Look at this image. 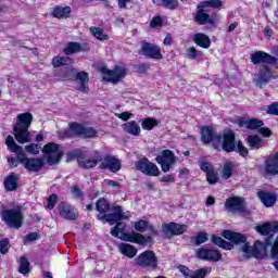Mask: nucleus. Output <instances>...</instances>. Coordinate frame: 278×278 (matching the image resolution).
<instances>
[{
  "instance_id": "nucleus-1",
  "label": "nucleus",
  "mask_w": 278,
  "mask_h": 278,
  "mask_svg": "<svg viewBox=\"0 0 278 278\" xmlns=\"http://www.w3.org/2000/svg\"><path fill=\"white\" fill-rule=\"evenodd\" d=\"M201 140L203 144H210L212 142L214 149H223V151L227 153L236 151L238 154L242 155V157L249 155V150L247 147L242 146L241 141H238L236 147V135H233L231 130H225L220 136L216 134V129L203 126L201 128Z\"/></svg>"
},
{
  "instance_id": "nucleus-2",
  "label": "nucleus",
  "mask_w": 278,
  "mask_h": 278,
  "mask_svg": "<svg viewBox=\"0 0 278 278\" xmlns=\"http://www.w3.org/2000/svg\"><path fill=\"white\" fill-rule=\"evenodd\" d=\"M5 144L8 147V150L11 153H15V155H18V160L21 164H24V168L26 170H33V172H38L45 163L42 162V159H27L25 157V151L23 150V147L18 146L16 141L14 140V137L8 136L5 138Z\"/></svg>"
},
{
  "instance_id": "nucleus-3",
  "label": "nucleus",
  "mask_w": 278,
  "mask_h": 278,
  "mask_svg": "<svg viewBox=\"0 0 278 278\" xmlns=\"http://www.w3.org/2000/svg\"><path fill=\"white\" fill-rule=\"evenodd\" d=\"M34 121V115L31 113H22L17 115L16 123L13 128V134L15 140L20 144H25L30 142L29 127H31V122Z\"/></svg>"
},
{
  "instance_id": "nucleus-4",
  "label": "nucleus",
  "mask_w": 278,
  "mask_h": 278,
  "mask_svg": "<svg viewBox=\"0 0 278 278\" xmlns=\"http://www.w3.org/2000/svg\"><path fill=\"white\" fill-rule=\"evenodd\" d=\"M127 225L125 223H118L112 230L111 236L124 240V242H132L134 244H140L141 247H147L151 242V235L144 237L138 232L126 233L125 228Z\"/></svg>"
},
{
  "instance_id": "nucleus-5",
  "label": "nucleus",
  "mask_w": 278,
  "mask_h": 278,
  "mask_svg": "<svg viewBox=\"0 0 278 278\" xmlns=\"http://www.w3.org/2000/svg\"><path fill=\"white\" fill-rule=\"evenodd\" d=\"M96 210L100 213L98 215L99 220H104V223H110V225H114V223H118V220H127V216L123 213L121 206H115L112 214H105V212L110 210V204L105 199L98 200Z\"/></svg>"
},
{
  "instance_id": "nucleus-6",
  "label": "nucleus",
  "mask_w": 278,
  "mask_h": 278,
  "mask_svg": "<svg viewBox=\"0 0 278 278\" xmlns=\"http://www.w3.org/2000/svg\"><path fill=\"white\" fill-rule=\"evenodd\" d=\"M100 73L104 81H110L111 84H118V81L127 77V68L123 65H116L114 70L101 67Z\"/></svg>"
},
{
  "instance_id": "nucleus-7",
  "label": "nucleus",
  "mask_w": 278,
  "mask_h": 278,
  "mask_svg": "<svg viewBox=\"0 0 278 278\" xmlns=\"http://www.w3.org/2000/svg\"><path fill=\"white\" fill-rule=\"evenodd\" d=\"M42 153L48 164H59L60 160H62V150H60V146L54 142L47 143L42 149Z\"/></svg>"
},
{
  "instance_id": "nucleus-8",
  "label": "nucleus",
  "mask_w": 278,
  "mask_h": 278,
  "mask_svg": "<svg viewBox=\"0 0 278 278\" xmlns=\"http://www.w3.org/2000/svg\"><path fill=\"white\" fill-rule=\"evenodd\" d=\"M81 155H84V152L79 149L74 150L68 153L70 160H78V165L80 168H94L99 162H101V155L99 153H96L93 159H81Z\"/></svg>"
},
{
  "instance_id": "nucleus-9",
  "label": "nucleus",
  "mask_w": 278,
  "mask_h": 278,
  "mask_svg": "<svg viewBox=\"0 0 278 278\" xmlns=\"http://www.w3.org/2000/svg\"><path fill=\"white\" fill-rule=\"evenodd\" d=\"M156 162L160 164L163 173H168L174 164H177V156L174 151L163 150L160 155L156 156Z\"/></svg>"
},
{
  "instance_id": "nucleus-10",
  "label": "nucleus",
  "mask_w": 278,
  "mask_h": 278,
  "mask_svg": "<svg viewBox=\"0 0 278 278\" xmlns=\"http://www.w3.org/2000/svg\"><path fill=\"white\" fill-rule=\"evenodd\" d=\"M135 168L143 173V175H148V177H160V168L147 157L138 160L135 163Z\"/></svg>"
},
{
  "instance_id": "nucleus-11",
  "label": "nucleus",
  "mask_w": 278,
  "mask_h": 278,
  "mask_svg": "<svg viewBox=\"0 0 278 278\" xmlns=\"http://www.w3.org/2000/svg\"><path fill=\"white\" fill-rule=\"evenodd\" d=\"M2 219L5 220L7 225L10 227L18 229L23 225V213H21L20 207L8 210L2 213Z\"/></svg>"
},
{
  "instance_id": "nucleus-12",
  "label": "nucleus",
  "mask_w": 278,
  "mask_h": 278,
  "mask_svg": "<svg viewBox=\"0 0 278 278\" xmlns=\"http://www.w3.org/2000/svg\"><path fill=\"white\" fill-rule=\"evenodd\" d=\"M241 251L247 257H264L266 255V243L256 241L253 247L245 243L242 245Z\"/></svg>"
},
{
  "instance_id": "nucleus-13",
  "label": "nucleus",
  "mask_w": 278,
  "mask_h": 278,
  "mask_svg": "<svg viewBox=\"0 0 278 278\" xmlns=\"http://www.w3.org/2000/svg\"><path fill=\"white\" fill-rule=\"evenodd\" d=\"M136 262L138 266H142L143 268H156L157 267V257L155 256V252L148 250L141 253Z\"/></svg>"
},
{
  "instance_id": "nucleus-14",
  "label": "nucleus",
  "mask_w": 278,
  "mask_h": 278,
  "mask_svg": "<svg viewBox=\"0 0 278 278\" xmlns=\"http://www.w3.org/2000/svg\"><path fill=\"white\" fill-rule=\"evenodd\" d=\"M58 210L59 216H61V218H65V220H77V216H79L77 208L67 202H61Z\"/></svg>"
},
{
  "instance_id": "nucleus-15",
  "label": "nucleus",
  "mask_w": 278,
  "mask_h": 278,
  "mask_svg": "<svg viewBox=\"0 0 278 278\" xmlns=\"http://www.w3.org/2000/svg\"><path fill=\"white\" fill-rule=\"evenodd\" d=\"M141 53L146 58H151L152 60H162V58H164L159 46L149 43L147 41L141 43Z\"/></svg>"
},
{
  "instance_id": "nucleus-16",
  "label": "nucleus",
  "mask_w": 278,
  "mask_h": 278,
  "mask_svg": "<svg viewBox=\"0 0 278 278\" xmlns=\"http://www.w3.org/2000/svg\"><path fill=\"white\" fill-rule=\"evenodd\" d=\"M197 257L205 260L206 262H220V260H223V254H220L218 250L201 248L197 250Z\"/></svg>"
},
{
  "instance_id": "nucleus-17",
  "label": "nucleus",
  "mask_w": 278,
  "mask_h": 278,
  "mask_svg": "<svg viewBox=\"0 0 278 278\" xmlns=\"http://www.w3.org/2000/svg\"><path fill=\"white\" fill-rule=\"evenodd\" d=\"M164 236L170 237V236H181L187 229L188 226L181 225V224H165L162 227Z\"/></svg>"
},
{
  "instance_id": "nucleus-18",
  "label": "nucleus",
  "mask_w": 278,
  "mask_h": 278,
  "mask_svg": "<svg viewBox=\"0 0 278 278\" xmlns=\"http://www.w3.org/2000/svg\"><path fill=\"white\" fill-rule=\"evenodd\" d=\"M226 210L229 212H244V199L242 198H229L225 203Z\"/></svg>"
},
{
  "instance_id": "nucleus-19",
  "label": "nucleus",
  "mask_w": 278,
  "mask_h": 278,
  "mask_svg": "<svg viewBox=\"0 0 278 278\" xmlns=\"http://www.w3.org/2000/svg\"><path fill=\"white\" fill-rule=\"evenodd\" d=\"M251 61L253 64H262L263 62H266L267 64H275L277 62V59L264 51H257L251 56Z\"/></svg>"
},
{
  "instance_id": "nucleus-20",
  "label": "nucleus",
  "mask_w": 278,
  "mask_h": 278,
  "mask_svg": "<svg viewBox=\"0 0 278 278\" xmlns=\"http://www.w3.org/2000/svg\"><path fill=\"white\" fill-rule=\"evenodd\" d=\"M100 168H106L111 173H118L121 170V160L114 156H106L100 164Z\"/></svg>"
},
{
  "instance_id": "nucleus-21",
  "label": "nucleus",
  "mask_w": 278,
  "mask_h": 278,
  "mask_svg": "<svg viewBox=\"0 0 278 278\" xmlns=\"http://www.w3.org/2000/svg\"><path fill=\"white\" fill-rule=\"evenodd\" d=\"M178 270L186 277V278H205V275H207V269L202 268L198 269L195 271L190 270V268L179 265Z\"/></svg>"
},
{
  "instance_id": "nucleus-22",
  "label": "nucleus",
  "mask_w": 278,
  "mask_h": 278,
  "mask_svg": "<svg viewBox=\"0 0 278 278\" xmlns=\"http://www.w3.org/2000/svg\"><path fill=\"white\" fill-rule=\"evenodd\" d=\"M257 233L261 236H268V233H278V222L265 223L255 227Z\"/></svg>"
},
{
  "instance_id": "nucleus-23",
  "label": "nucleus",
  "mask_w": 278,
  "mask_h": 278,
  "mask_svg": "<svg viewBox=\"0 0 278 278\" xmlns=\"http://www.w3.org/2000/svg\"><path fill=\"white\" fill-rule=\"evenodd\" d=\"M270 79H273V72H270L268 67H263L254 78V81L256 86H264V84H268Z\"/></svg>"
},
{
  "instance_id": "nucleus-24",
  "label": "nucleus",
  "mask_w": 278,
  "mask_h": 278,
  "mask_svg": "<svg viewBox=\"0 0 278 278\" xmlns=\"http://www.w3.org/2000/svg\"><path fill=\"white\" fill-rule=\"evenodd\" d=\"M76 81H77V90L79 92H88L90 89L88 88V73L79 72L76 74Z\"/></svg>"
},
{
  "instance_id": "nucleus-25",
  "label": "nucleus",
  "mask_w": 278,
  "mask_h": 278,
  "mask_svg": "<svg viewBox=\"0 0 278 278\" xmlns=\"http://www.w3.org/2000/svg\"><path fill=\"white\" fill-rule=\"evenodd\" d=\"M223 237L226 240H229L232 244H240L242 242H247V237H244L238 232H233L231 230H224Z\"/></svg>"
},
{
  "instance_id": "nucleus-26",
  "label": "nucleus",
  "mask_w": 278,
  "mask_h": 278,
  "mask_svg": "<svg viewBox=\"0 0 278 278\" xmlns=\"http://www.w3.org/2000/svg\"><path fill=\"white\" fill-rule=\"evenodd\" d=\"M118 251L119 253H122V255L129 257V260H132V257H136V255H138V249L129 243H121L118 245Z\"/></svg>"
},
{
  "instance_id": "nucleus-27",
  "label": "nucleus",
  "mask_w": 278,
  "mask_h": 278,
  "mask_svg": "<svg viewBox=\"0 0 278 278\" xmlns=\"http://www.w3.org/2000/svg\"><path fill=\"white\" fill-rule=\"evenodd\" d=\"M195 21L200 25H206V23L214 25V23H216V16H210L205 11L199 10L195 14Z\"/></svg>"
},
{
  "instance_id": "nucleus-28",
  "label": "nucleus",
  "mask_w": 278,
  "mask_h": 278,
  "mask_svg": "<svg viewBox=\"0 0 278 278\" xmlns=\"http://www.w3.org/2000/svg\"><path fill=\"white\" fill-rule=\"evenodd\" d=\"M265 172L267 175H277L278 173V153L269 157L266 162Z\"/></svg>"
},
{
  "instance_id": "nucleus-29",
  "label": "nucleus",
  "mask_w": 278,
  "mask_h": 278,
  "mask_svg": "<svg viewBox=\"0 0 278 278\" xmlns=\"http://www.w3.org/2000/svg\"><path fill=\"white\" fill-rule=\"evenodd\" d=\"M136 231L139 233H144V231H149L150 233H155V228H153V225H151L149 222L144 219H140L135 223L134 225Z\"/></svg>"
},
{
  "instance_id": "nucleus-30",
  "label": "nucleus",
  "mask_w": 278,
  "mask_h": 278,
  "mask_svg": "<svg viewBox=\"0 0 278 278\" xmlns=\"http://www.w3.org/2000/svg\"><path fill=\"white\" fill-rule=\"evenodd\" d=\"M84 126L78 123L70 124V129L65 131V138H73V136H79L81 138L84 134Z\"/></svg>"
},
{
  "instance_id": "nucleus-31",
  "label": "nucleus",
  "mask_w": 278,
  "mask_h": 278,
  "mask_svg": "<svg viewBox=\"0 0 278 278\" xmlns=\"http://www.w3.org/2000/svg\"><path fill=\"white\" fill-rule=\"evenodd\" d=\"M193 40L195 45H198V47H202V49H210V46L212 45L210 37L203 33L195 34Z\"/></svg>"
},
{
  "instance_id": "nucleus-32",
  "label": "nucleus",
  "mask_w": 278,
  "mask_h": 278,
  "mask_svg": "<svg viewBox=\"0 0 278 278\" xmlns=\"http://www.w3.org/2000/svg\"><path fill=\"white\" fill-rule=\"evenodd\" d=\"M52 16L54 18H68L71 16V7H54Z\"/></svg>"
},
{
  "instance_id": "nucleus-33",
  "label": "nucleus",
  "mask_w": 278,
  "mask_h": 278,
  "mask_svg": "<svg viewBox=\"0 0 278 278\" xmlns=\"http://www.w3.org/2000/svg\"><path fill=\"white\" fill-rule=\"evenodd\" d=\"M124 131L130 134V136H140V125L136 121H130L123 125Z\"/></svg>"
},
{
  "instance_id": "nucleus-34",
  "label": "nucleus",
  "mask_w": 278,
  "mask_h": 278,
  "mask_svg": "<svg viewBox=\"0 0 278 278\" xmlns=\"http://www.w3.org/2000/svg\"><path fill=\"white\" fill-rule=\"evenodd\" d=\"M257 195H258V199H261L262 203L266 205V207H273V204L277 203V198L274 194L260 191Z\"/></svg>"
},
{
  "instance_id": "nucleus-35",
  "label": "nucleus",
  "mask_w": 278,
  "mask_h": 278,
  "mask_svg": "<svg viewBox=\"0 0 278 278\" xmlns=\"http://www.w3.org/2000/svg\"><path fill=\"white\" fill-rule=\"evenodd\" d=\"M213 244H216L217 247H220V249H225V251H231L233 249V244L225 241L223 238L214 235L212 237Z\"/></svg>"
},
{
  "instance_id": "nucleus-36",
  "label": "nucleus",
  "mask_w": 278,
  "mask_h": 278,
  "mask_svg": "<svg viewBox=\"0 0 278 278\" xmlns=\"http://www.w3.org/2000/svg\"><path fill=\"white\" fill-rule=\"evenodd\" d=\"M160 125V121L152 118V117H147L141 122V127L146 131H151L154 127H157Z\"/></svg>"
},
{
  "instance_id": "nucleus-37",
  "label": "nucleus",
  "mask_w": 278,
  "mask_h": 278,
  "mask_svg": "<svg viewBox=\"0 0 278 278\" xmlns=\"http://www.w3.org/2000/svg\"><path fill=\"white\" fill-rule=\"evenodd\" d=\"M68 64H73V60L64 56H54L52 59V66L54 68H60V66H68Z\"/></svg>"
},
{
  "instance_id": "nucleus-38",
  "label": "nucleus",
  "mask_w": 278,
  "mask_h": 278,
  "mask_svg": "<svg viewBox=\"0 0 278 278\" xmlns=\"http://www.w3.org/2000/svg\"><path fill=\"white\" fill-rule=\"evenodd\" d=\"M18 178L16 177V175L11 174L5 180H4V188L9 191L14 190L18 184Z\"/></svg>"
},
{
  "instance_id": "nucleus-39",
  "label": "nucleus",
  "mask_w": 278,
  "mask_h": 278,
  "mask_svg": "<svg viewBox=\"0 0 278 278\" xmlns=\"http://www.w3.org/2000/svg\"><path fill=\"white\" fill-rule=\"evenodd\" d=\"M90 31L92 34V36L94 38H97V40H109L110 36H108V34H105V31H103V28H99V27H90Z\"/></svg>"
},
{
  "instance_id": "nucleus-40",
  "label": "nucleus",
  "mask_w": 278,
  "mask_h": 278,
  "mask_svg": "<svg viewBox=\"0 0 278 278\" xmlns=\"http://www.w3.org/2000/svg\"><path fill=\"white\" fill-rule=\"evenodd\" d=\"M264 123L260 119H248L240 123V127H247V129H257V127H262Z\"/></svg>"
},
{
  "instance_id": "nucleus-41",
  "label": "nucleus",
  "mask_w": 278,
  "mask_h": 278,
  "mask_svg": "<svg viewBox=\"0 0 278 278\" xmlns=\"http://www.w3.org/2000/svg\"><path fill=\"white\" fill-rule=\"evenodd\" d=\"M248 144L251 147V149H260V147L263 146L262 138L257 135H251L248 137Z\"/></svg>"
},
{
  "instance_id": "nucleus-42",
  "label": "nucleus",
  "mask_w": 278,
  "mask_h": 278,
  "mask_svg": "<svg viewBox=\"0 0 278 278\" xmlns=\"http://www.w3.org/2000/svg\"><path fill=\"white\" fill-rule=\"evenodd\" d=\"M81 51V46L77 42H70L67 47L63 50L65 55H72V53H79Z\"/></svg>"
},
{
  "instance_id": "nucleus-43",
  "label": "nucleus",
  "mask_w": 278,
  "mask_h": 278,
  "mask_svg": "<svg viewBox=\"0 0 278 278\" xmlns=\"http://www.w3.org/2000/svg\"><path fill=\"white\" fill-rule=\"evenodd\" d=\"M198 8H215V9H220L223 8V1L220 0H208L201 2Z\"/></svg>"
},
{
  "instance_id": "nucleus-44",
  "label": "nucleus",
  "mask_w": 278,
  "mask_h": 278,
  "mask_svg": "<svg viewBox=\"0 0 278 278\" xmlns=\"http://www.w3.org/2000/svg\"><path fill=\"white\" fill-rule=\"evenodd\" d=\"M18 273H21L22 275H27V273H29V261H27V257L25 256H22L20 258Z\"/></svg>"
},
{
  "instance_id": "nucleus-45",
  "label": "nucleus",
  "mask_w": 278,
  "mask_h": 278,
  "mask_svg": "<svg viewBox=\"0 0 278 278\" xmlns=\"http://www.w3.org/2000/svg\"><path fill=\"white\" fill-rule=\"evenodd\" d=\"M187 58L189 60H197V58H201L203 55L200 51H198L194 47H190L187 49Z\"/></svg>"
},
{
  "instance_id": "nucleus-46",
  "label": "nucleus",
  "mask_w": 278,
  "mask_h": 278,
  "mask_svg": "<svg viewBox=\"0 0 278 278\" xmlns=\"http://www.w3.org/2000/svg\"><path fill=\"white\" fill-rule=\"evenodd\" d=\"M80 138H97V130L92 127H85Z\"/></svg>"
},
{
  "instance_id": "nucleus-47",
  "label": "nucleus",
  "mask_w": 278,
  "mask_h": 278,
  "mask_svg": "<svg viewBox=\"0 0 278 278\" xmlns=\"http://www.w3.org/2000/svg\"><path fill=\"white\" fill-rule=\"evenodd\" d=\"M232 173H233V165L231 163H226L224 165V169H223V178L229 179V177H231Z\"/></svg>"
},
{
  "instance_id": "nucleus-48",
  "label": "nucleus",
  "mask_w": 278,
  "mask_h": 278,
  "mask_svg": "<svg viewBox=\"0 0 278 278\" xmlns=\"http://www.w3.org/2000/svg\"><path fill=\"white\" fill-rule=\"evenodd\" d=\"M163 8H167V10H177L179 7L178 0H163Z\"/></svg>"
},
{
  "instance_id": "nucleus-49",
  "label": "nucleus",
  "mask_w": 278,
  "mask_h": 278,
  "mask_svg": "<svg viewBox=\"0 0 278 278\" xmlns=\"http://www.w3.org/2000/svg\"><path fill=\"white\" fill-rule=\"evenodd\" d=\"M204 242H207V233L206 232H199L194 237V244L199 247V244H204Z\"/></svg>"
},
{
  "instance_id": "nucleus-50",
  "label": "nucleus",
  "mask_w": 278,
  "mask_h": 278,
  "mask_svg": "<svg viewBox=\"0 0 278 278\" xmlns=\"http://www.w3.org/2000/svg\"><path fill=\"white\" fill-rule=\"evenodd\" d=\"M25 151H27V153H31V155H38V153H40V148L36 143H30L25 147Z\"/></svg>"
},
{
  "instance_id": "nucleus-51",
  "label": "nucleus",
  "mask_w": 278,
  "mask_h": 278,
  "mask_svg": "<svg viewBox=\"0 0 278 278\" xmlns=\"http://www.w3.org/2000/svg\"><path fill=\"white\" fill-rule=\"evenodd\" d=\"M9 250H10V240L2 239L0 241V253L4 255V253H8Z\"/></svg>"
},
{
  "instance_id": "nucleus-52",
  "label": "nucleus",
  "mask_w": 278,
  "mask_h": 278,
  "mask_svg": "<svg viewBox=\"0 0 278 278\" xmlns=\"http://www.w3.org/2000/svg\"><path fill=\"white\" fill-rule=\"evenodd\" d=\"M200 168L201 170H203V173H205L206 175H208L210 173L214 172V167L212 166V164H210L208 162H204L200 164Z\"/></svg>"
},
{
  "instance_id": "nucleus-53",
  "label": "nucleus",
  "mask_w": 278,
  "mask_h": 278,
  "mask_svg": "<svg viewBox=\"0 0 278 278\" xmlns=\"http://www.w3.org/2000/svg\"><path fill=\"white\" fill-rule=\"evenodd\" d=\"M55 203H58V195L51 194V195L48 198L47 208H48V210H53V207H55Z\"/></svg>"
},
{
  "instance_id": "nucleus-54",
  "label": "nucleus",
  "mask_w": 278,
  "mask_h": 278,
  "mask_svg": "<svg viewBox=\"0 0 278 278\" xmlns=\"http://www.w3.org/2000/svg\"><path fill=\"white\" fill-rule=\"evenodd\" d=\"M206 179L208 184L214 185L216 181H218V175L213 169V172L206 174Z\"/></svg>"
},
{
  "instance_id": "nucleus-55",
  "label": "nucleus",
  "mask_w": 278,
  "mask_h": 278,
  "mask_svg": "<svg viewBox=\"0 0 278 278\" xmlns=\"http://www.w3.org/2000/svg\"><path fill=\"white\" fill-rule=\"evenodd\" d=\"M8 162L11 168H16L18 164H21V160H18V154H16V157L14 156H9Z\"/></svg>"
},
{
  "instance_id": "nucleus-56",
  "label": "nucleus",
  "mask_w": 278,
  "mask_h": 278,
  "mask_svg": "<svg viewBox=\"0 0 278 278\" xmlns=\"http://www.w3.org/2000/svg\"><path fill=\"white\" fill-rule=\"evenodd\" d=\"M117 118H121V121H129V118H131V116H134V114L129 113V112H123V113H118L116 114Z\"/></svg>"
},
{
  "instance_id": "nucleus-57",
  "label": "nucleus",
  "mask_w": 278,
  "mask_h": 278,
  "mask_svg": "<svg viewBox=\"0 0 278 278\" xmlns=\"http://www.w3.org/2000/svg\"><path fill=\"white\" fill-rule=\"evenodd\" d=\"M161 181L163 184H173V181H175V178L173 177V175H165L161 177Z\"/></svg>"
},
{
  "instance_id": "nucleus-58",
  "label": "nucleus",
  "mask_w": 278,
  "mask_h": 278,
  "mask_svg": "<svg viewBox=\"0 0 278 278\" xmlns=\"http://www.w3.org/2000/svg\"><path fill=\"white\" fill-rule=\"evenodd\" d=\"M160 25H162V17L160 16L154 17L150 23L151 27H160Z\"/></svg>"
},
{
  "instance_id": "nucleus-59",
  "label": "nucleus",
  "mask_w": 278,
  "mask_h": 278,
  "mask_svg": "<svg viewBox=\"0 0 278 278\" xmlns=\"http://www.w3.org/2000/svg\"><path fill=\"white\" fill-rule=\"evenodd\" d=\"M25 240H26V242H34V240H38V233H36V232L28 233L25 237Z\"/></svg>"
},
{
  "instance_id": "nucleus-60",
  "label": "nucleus",
  "mask_w": 278,
  "mask_h": 278,
  "mask_svg": "<svg viewBox=\"0 0 278 278\" xmlns=\"http://www.w3.org/2000/svg\"><path fill=\"white\" fill-rule=\"evenodd\" d=\"M190 175V169L182 167L179 169V177L180 179H184V177H188Z\"/></svg>"
},
{
  "instance_id": "nucleus-61",
  "label": "nucleus",
  "mask_w": 278,
  "mask_h": 278,
  "mask_svg": "<svg viewBox=\"0 0 278 278\" xmlns=\"http://www.w3.org/2000/svg\"><path fill=\"white\" fill-rule=\"evenodd\" d=\"M260 134H262V136H264L265 138H269L270 134L273 132L268 128H260Z\"/></svg>"
},
{
  "instance_id": "nucleus-62",
  "label": "nucleus",
  "mask_w": 278,
  "mask_h": 278,
  "mask_svg": "<svg viewBox=\"0 0 278 278\" xmlns=\"http://www.w3.org/2000/svg\"><path fill=\"white\" fill-rule=\"evenodd\" d=\"M118 1V8L122 10H125L127 8V3H129L131 0H117Z\"/></svg>"
},
{
  "instance_id": "nucleus-63",
  "label": "nucleus",
  "mask_w": 278,
  "mask_h": 278,
  "mask_svg": "<svg viewBox=\"0 0 278 278\" xmlns=\"http://www.w3.org/2000/svg\"><path fill=\"white\" fill-rule=\"evenodd\" d=\"M104 184L106 186H110L111 188H116V187L121 186L118 182H116L114 180H104Z\"/></svg>"
},
{
  "instance_id": "nucleus-64",
  "label": "nucleus",
  "mask_w": 278,
  "mask_h": 278,
  "mask_svg": "<svg viewBox=\"0 0 278 278\" xmlns=\"http://www.w3.org/2000/svg\"><path fill=\"white\" fill-rule=\"evenodd\" d=\"M72 193L74 194V197H81V191L79 190V188L77 187H73L72 189Z\"/></svg>"
}]
</instances>
